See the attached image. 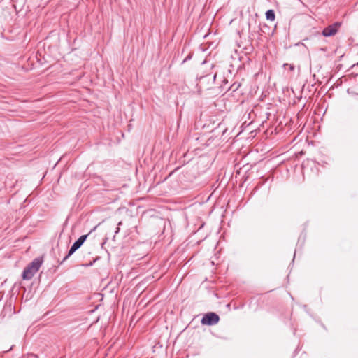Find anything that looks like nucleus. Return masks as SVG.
Instances as JSON below:
<instances>
[{
  "label": "nucleus",
  "instance_id": "2",
  "mask_svg": "<svg viewBox=\"0 0 358 358\" xmlns=\"http://www.w3.org/2000/svg\"><path fill=\"white\" fill-rule=\"evenodd\" d=\"M87 235L81 236L71 246L67 255L64 258L63 261L66 260L71 255H73L85 242Z\"/></svg>",
  "mask_w": 358,
  "mask_h": 358
},
{
  "label": "nucleus",
  "instance_id": "11",
  "mask_svg": "<svg viewBox=\"0 0 358 358\" xmlns=\"http://www.w3.org/2000/svg\"><path fill=\"white\" fill-rule=\"evenodd\" d=\"M357 64H358V63H357Z\"/></svg>",
  "mask_w": 358,
  "mask_h": 358
},
{
  "label": "nucleus",
  "instance_id": "1",
  "mask_svg": "<svg viewBox=\"0 0 358 358\" xmlns=\"http://www.w3.org/2000/svg\"><path fill=\"white\" fill-rule=\"evenodd\" d=\"M42 264V260L40 259H34L33 262L28 265L22 273L24 280L31 279L34 274L38 271Z\"/></svg>",
  "mask_w": 358,
  "mask_h": 358
},
{
  "label": "nucleus",
  "instance_id": "4",
  "mask_svg": "<svg viewBox=\"0 0 358 358\" xmlns=\"http://www.w3.org/2000/svg\"><path fill=\"white\" fill-rule=\"evenodd\" d=\"M218 315H204L201 319V323L204 325H213L218 322Z\"/></svg>",
  "mask_w": 358,
  "mask_h": 358
},
{
  "label": "nucleus",
  "instance_id": "8",
  "mask_svg": "<svg viewBox=\"0 0 358 358\" xmlns=\"http://www.w3.org/2000/svg\"><path fill=\"white\" fill-rule=\"evenodd\" d=\"M289 67H290L291 70H292L294 69L293 66H292V65H290Z\"/></svg>",
  "mask_w": 358,
  "mask_h": 358
},
{
  "label": "nucleus",
  "instance_id": "7",
  "mask_svg": "<svg viewBox=\"0 0 358 358\" xmlns=\"http://www.w3.org/2000/svg\"><path fill=\"white\" fill-rule=\"evenodd\" d=\"M119 231H120V228H119V227H117V228L116 229V230H115V234H117V233L119 232Z\"/></svg>",
  "mask_w": 358,
  "mask_h": 358
},
{
  "label": "nucleus",
  "instance_id": "9",
  "mask_svg": "<svg viewBox=\"0 0 358 358\" xmlns=\"http://www.w3.org/2000/svg\"><path fill=\"white\" fill-rule=\"evenodd\" d=\"M121 224H122V222H120L118 223V225H121Z\"/></svg>",
  "mask_w": 358,
  "mask_h": 358
},
{
  "label": "nucleus",
  "instance_id": "5",
  "mask_svg": "<svg viewBox=\"0 0 358 358\" xmlns=\"http://www.w3.org/2000/svg\"><path fill=\"white\" fill-rule=\"evenodd\" d=\"M12 312L15 313V310L11 302H9L3 306L1 313H11Z\"/></svg>",
  "mask_w": 358,
  "mask_h": 358
},
{
  "label": "nucleus",
  "instance_id": "3",
  "mask_svg": "<svg viewBox=\"0 0 358 358\" xmlns=\"http://www.w3.org/2000/svg\"><path fill=\"white\" fill-rule=\"evenodd\" d=\"M340 27V23H335L334 24L329 25V27L324 29L322 31V35L326 37L334 36Z\"/></svg>",
  "mask_w": 358,
  "mask_h": 358
},
{
  "label": "nucleus",
  "instance_id": "6",
  "mask_svg": "<svg viewBox=\"0 0 358 358\" xmlns=\"http://www.w3.org/2000/svg\"><path fill=\"white\" fill-rule=\"evenodd\" d=\"M266 19L271 21H273L275 20V13L272 10H268L266 13Z\"/></svg>",
  "mask_w": 358,
  "mask_h": 358
},
{
  "label": "nucleus",
  "instance_id": "10",
  "mask_svg": "<svg viewBox=\"0 0 358 358\" xmlns=\"http://www.w3.org/2000/svg\"><path fill=\"white\" fill-rule=\"evenodd\" d=\"M1 307V304H0V308Z\"/></svg>",
  "mask_w": 358,
  "mask_h": 358
}]
</instances>
